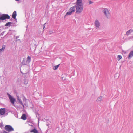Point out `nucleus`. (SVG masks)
I'll return each instance as SVG.
<instances>
[{
  "label": "nucleus",
  "mask_w": 133,
  "mask_h": 133,
  "mask_svg": "<svg viewBox=\"0 0 133 133\" xmlns=\"http://www.w3.org/2000/svg\"><path fill=\"white\" fill-rule=\"evenodd\" d=\"M7 94L8 96L9 99L11 102L12 104L14 105V102L15 101V99L12 96L9 94L7 93Z\"/></svg>",
  "instance_id": "6"
},
{
  "label": "nucleus",
  "mask_w": 133,
  "mask_h": 133,
  "mask_svg": "<svg viewBox=\"0 0 133 133\" xmlns=\"http://www.w3.org/2000/svg\"><path fill=\"white\" fill-rule=\"evenodd\" d=\"M59 64L57 65L56 66H54V70H56L58 68L59 66Z\"/></svg>",
  "instance_id": "20"
},
{
  "label": "nucleus",
  "mask_w": 133,
  "mask_h": 133,
  "mask_svg": "<svg viewBox=\"0 0 133 133\" xmlns=\"http://www.w3.org/2000/svg\"><path fill=\"white\" fill-rule=\"evenodd\" d=\"M12 23L11 22H8L5 25V26H10V24H11Z\"/></svg>",
  "instance_id": "18"
},
{
  "label": "nucleus",
  "mask_w": 133,
  "mask_h": 133,
  "mask_svg": "<svg viewBox=\"0 0 133 133\" xmlns=\"http://www.w3.org/2000/svg\"><path fill=\"white\" fill-rule=\"evenodd\" d=\"M31 60V58L29 56H28L27 58V62H30Z\"/></svg>",
  "instance_id": "15"
},
{
  "label": "nucleus",
  "mask_w": 133,
  "mask_h": 133,
  "mask_svg": "<svg viewBox=\"0 0 133 133\" xmlns=\"http://www.w3.org/2000/svg\"><path fill=\"white\" fill-rule=\"evenodd\" d=\"M5 130L8 132H10L14 131L13 128L11 126L6 125L5 127Z\"/></svg>",
  "instance_id": "5"
},
{
  "label": "nucleus",
  "mask_w": 133,
  "mask_h": 133,
  "mask_svg": "<svg viewBox=\"0 0 133 133\" xmlns=\"http://www.w3.org/2000/svg\"><path fill=\"white\" fill-rule=\"evenodd\" d=\"M30 133H38V131L36 128H34L33 129L31 130L30 131Z\"/></svg>",
  "instance_id": "9"
},
{
  "label": "nucleus",
  "mask_w": 133,
  "mask_h": 133,
  "mask_svg": "<svg viewBox=\"0 0 133 133\" xmlns=\"http://www.w3.org/2000/svg\"><path fill=\"white\" fill-rule=\"evenodd\" d=\"M77 1H78L79 2H82V0H77Z\"/></svg>",
  "instance_id": "24"
},
{
  "label": "nucleus",
  "mask_w": 133,
  "mask_h": 133,
  "mask_svg": "<svg viewBox=\"0 0 133 133\" xmlns=\"http://www.w3.org/2000/svg\"><path fill=\"white\" fill-rule=\"evenodd\" d=\"M28 81L27 80H25L24 81V83L25 84H28Z\"/></svg>",
  "instance_id": "21"
},
{
  "label": "nucleus",
  "mask_w": 133,
  "mask_h": 133,
  "mask_svg": "<svg viewBox=\"0 0 133 133\" xmlns=\"http://www.w3.org/2000/svg\"><path fill=\"white\" fill-rule=\"evenodd\" d=\"M122 58V56L120 55H118L117 57L118 60V61H119Z\"/></svg>",
  "instance_id": "16"
},
{
  "label": "nucleus",
  "mask_w": 133,
  "mask_h": 133,
  "mask_svg": "<svg viewBox=\"0 0 133 133\" xmlns=\"http://www.w3.org/2000/svg\"><path fill=\"white\" fill-rule=\"evenodd\" d=\"M92 3V2L91 1H89V4H90Z\"/></svg>",
  "instance_id": "23"
},
{
  "label": "nucleus",
  "mask_w": 133,
  "mask_h": 133,
  "mask_svg": "<svg viewBox=\"0 0 133 133\" xmlns=\"http://www.w3.org/2000/svg\"><path fill=\"white\" fill-rule=\"evenodd\" d=\"M5 112V109L1 108L0 109V114L1 115H3Z\"/></svg>",
  "instance_id": "7"
},
{
  "label": "nucleus",
  "mask_w": 133,
  "mask_h": 133,
  "mask_svg": "<svg viewBox=\"0 0 133 133\" xmlns=\"http://www.w3.org/2000/svg\"><path fill=\"white\" fill-rule=\"evenodd\" d=\"M76 12L77 13H81L83 10V6L82 2L76 1L75 6Z\"/></svg>",
  "instance_id": "1"
},
{
  "label": "nucleus",
  "mask_w": 133,
  "mask_h": 133,
  "mask_svg": "<svg viewBox=\"0 0 133 133\" xmlns=\"http://www.w3.org/2000/svg\"><path fill=\"white\" fill-rule=\"evenodd\" d=\"M102 99V97L101 96L100 97L98 98L97 99V101H101Z\"/></svg>",
  "instance_id": "19"
},
{
  "label": "nucleus",
  "mask_w": 133,
  "mask_h": 133,
  "mask_svg": "<svg viewBox=\"0 0 133 133\" xmlns=\"http://www.w3.org/2000/svg\"><path fill=\"white\" fill-rule=\"evenodd\" d=\"M53 33V32L52 31H49V33L50 34H52Z\"/></svg>",
  "instance_id": "22"
},
{
  "label": "nucleus",
  "mask_w": 133,
  "mask_h": 133,
  "mask_svg": "<svg viewBox=\"0 0 133 133\" xmlns=\"http://www.w3.org/2000/svg\"><path fill=\"white\" fill-rule=\"evenodd\" d=\"M17 99L19 101L21 105H22L23 106V107H24V106L23 104V103L22 102V101H21V100L19 98V97H18Z\"/></svg>",
  "instance_id": "14"
},
{
  "label": "nucleus",
  "mask_w": 133,
  "mask_h": 133,
  "mask_svg": "<svg viewBox=\"0 0 133 133\" xmlns=\"http://www.w3.org/2000/svg\"><path fill=\"white\" fill-rule=\"evenodd\" d=\"M75 11V6H72L70 8L68 11L66 13V15H71L72 12Z\"/></svg>",
  "instance_id": "3"
},
{
  "label": "nucleus",
  "mask_w": 133,
  "mask_h": 133,
  "mask_svg": "<svg viewBox=\"0 0 133 133\" xmlns=\"http://www.w3.org/2000/svg\"><path fill=\"white\" fill-rule=\"evenodd\" d=\"M17 16L16 12L15 11H14L12 15V18L15 19L16 18V16Z\"/></svg>",
  "instance_id": "11"
},
{
  "label": "nucleus",
  "mask_w": 133,
  "mask_h": 133,
  "mask_svg": "<svg viewBox=\"0 0 133 133\" xmlns=\"http://www.w3.org/2000/svg\"><path fill=\"white\" fill-rule=\"evenodd\" d=\"M95 24L96 27L99 28L100 25V23L97 20H96L95 22Z\"/></svg>",
  "instance_id": "8"
},
{
  "label": "nucleus",
  "mask_w": 133,
  "mask_h": 133,
  "mask_svg": "<svg viewBox=\"0 0 133 133\" xmlns=\"http://www.w3.org/2000/svg\"><path fill=\"white\" fill-rule=\"evenodd\" d=\"M133 56V51H131L129 54L128 58L129 59H130Z\"/></svg>",
  "instance_id": "12"
},
{
  "label": "nucleus",
  "mask_w": 133,
  "mask_h": 133,
  "mask_svg": "<svg viewBox=\"0 0 133 133\" xmlns=\"http://www.w3.org/2000/svg\"><path fill=\"white\" fill-rule=\"evenodd\" d=\"M10 18V16L7 14H4L0 16V20H3L6 19Z\"/></svg>",
  "instance_id": "2"
},
{
  "label": "nucleus",
  "mask_w": 133,
  "mask_h": 133,
  "mask_svg": "<svg viewBox=\"0 0 133 133\" xmlns=\"http://www.w3.org/2000/svg\"><path fill=\"white\" fill-rule=\"evenodd\" d=\"M133 32V30H132L131 29H130L126 32V35L127 36H128Z\"/></svg>",
  "instance_id": "10"
},
{
  "label": "nucleus",
  "mask_w": 133,
  "mask_h": 133,
  "mask_svg": "<svg viewBox=\"0 0 133 133\" xmlns=\"http://www.w3.org/2000/svg\"><path fill=\"white\" fill-rule=\"evenodd\" d=\"M103 12L107 18H108L110 17V14L107 9H104L103 10Z\"/></svg>",
  "instance_id": "4"
},
{
  "label": "nucleus",
  "mask_w": 133,
  "mask_h": 133,
  "mask_svg": "<svg viewBox=\"0 0 133 133\" xmlns=\"http://www.w3.org/2000/svg\"><path fill=\"white\" fill-rule=\"evenodd\" d=\"M21 118L23 120H25L26 119V115L25 114H23L21 116Z\"/></svg>",
  "instance_id": "13"
},
{
  "label": "nucleus",
  "mask_w": 133,
  "mask_h": 133,
  "mask_svg": "<svg viewBox=\"0 0 133 133\" xmlns=\"http://www.w3.org/2000/svg\"><path fill=\"white\" fill-rule=\"evenodd\" d=\"M5 45H3L2 46V48L1 49H0V51H2L5 48Z\"/></svg>",
  "instance_id": "17"
}]
</instances>
